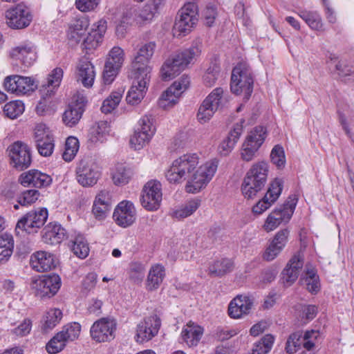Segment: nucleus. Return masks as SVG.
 I'll list each match as a JSON object with an SVG mask.
<instances>
[{"label":"nucleus","mask_w":354,"mask_h":354,"mask_svg":"<svg viewBox=\"0 0 354 354\" xmlns=\"http://www.w3.org/2000/svg\"><path fill=\"white\" fill-rule=\"evenodd\" d=\"M133 79L132 85L127 93L126 100L128 104L137 105L144 98L148 88L151 76H141L138 78V74H131Z\"/></svg>","instance_id":"412c9836"},{"label":"nucleus","mask_w":354,"mask_h":354,"mask_svg":"<svg viewBox=\"0 0 354 354\" xmlns=\"http://www.w3.org/2000/svg\"><path fill=\"white\" fill-rule=\"evenodd\" d=\"M66 230L57 223H48L43 230V241L50 245L60 243L66 237Z\"/></svg>","instance_id":"473e14b6"},{"label":"nucleus","mask_w":354,"mask_h":354,"mask_svg":"<svg viewBox=\"0 0 354 354\" xmlns=\"http://www.w3.org/2000/svg\"><path fill=\"white\" fill-rule=\"evenodd\" d=\"M86 104L85 97L80 95L75 96L62 115L64 124L68 127L76 126L84 112Z\"/></svg>","instance_id":"aec40b11"},{"label":"nucleus","mask_w":354,"mask_h":354,"mask_svg":"<svg viewBox=\"0 0 354 354\" xmlns=\"http://www.w3.org/2000/svg\"><path fill=\"white\" fill-rule=\"evenodd\" d=\"M95 77L94 66L87 57L79 59L75 70V78L84 87L89 88L93 84Z\"/></svg>","instance_id":"a878e982"},{"label":"nucleus","mask_w":354,"mask_h":354,"mask_svg":"<svg viewBox=\"0 0 354 354\" xmlns=\"http://www.w3.org/2000/svg\"><path fill=\"white\" fill-rule=\"evenodd\" d=\"M14 248V239L11 234L0 236V263L7 261L11 257Z\"/></svg>","instance_id":"a18cd8bd"},{"label":"nucleus","mask_w":354,"mask_h":354,"mask_svg":"<svg viewBox=\"0 0 354 354\" xmlns=\"http://www.w3.org/2000/svg\"><path fill=\"white\" fill-rule=\"evenodd\" d=\"M24 187L32 186L37 188L46 187L52 183L50 176L36 169H31L21 174L19 179Z\"/></svg>","instance_id":"bb28decb"},{"label":"nucleus","mask_w":354,"mask_h":354,"mask_svg":"<svg viewBox=\"0 0 354 354\" xmlns=\"http://www.w3.org/2000/svg\"><path fill=\"white\" fill-rule=\"evenodd\" d=\"M112 207V195L106 190H100L95 196L93 206L92 213L98 221L104 220L108 216Z\"/></svg>","instance_id":"b1692460"},{"label":"nucleus","mask_w":354,"mask_h":354,"mask_svg":"<svg viewBox=\"0 0 354 354\" xmlns=\"http://www.w3.org/2000/svg\"><path fill=\"white\" fill-rule=\"evenodd\" d=\"M61 286V279L57 274L44 276L32 281V288L39 297L54 296Z\"/></svg>","instance_id":"6ab92c4d"},{"label":"nucleus","mask_w":354,"mask_h":354,"mask_svg":"<svg viewBox=\"0 0 354 354\" xmlns=\"http://www.w3.org/2000/svg\"><path fill=\"white\" fill-rule=\"evenodd\" d=\"M76 180L84 187L95 185L102 176V171L97 161L91 157L84 158L78 163L76 170Z\"/></svg>","instance_id":"423d86ee"},{"label":"nucleus","mask_w":354,"mask_h":354,"mask_svg":"<svg viewBox=\"0 0 354 354\" xmlns=\"http://www.w3.org/2000/svg\"><path fill=\"white\" fill-rule=\"evenodd\" d=\"M127 274L130 281L133 283L140 284L145 277V267L142 263L131 262L129 266Z\"/></svg>","instance_id":"de8ad7c7"},{"label":"nucleus","mask_w":354,"mask_h":354,"mask_svg":"<svg viewBox=\"0 0 354 354\" xmlns=\"http://www.w3.org/2000/svg\"><path fill=\"white\" fill-rule=\"evenodd\" d=\"M113 218L120 227L131 225L136 218V211L133 203L129 201H121L115 208Z\"/></svg>","instance_id":"4be33fe9"},{"label":"nucleus","mask_w":354,"mask_h":354,"mask_svg":"<svg viewBox=\"0 0 354 354\" xmlns=\"http://www.w3.org/2000/svg\"><path fill=\"white\" fill-rule=\"evenodd\" d=\"M101 0H75L76 8L82 12H89L95 10Z\"/></svg>","instance_id":"338daca9"},{"label":"nucleus","mask_w":354,"mask_h":354,"mask_svg":"<svg viewBox=\"0 0 354 354\" xmlns=\"http://www.w3.org/2000/svg\"><path fill=\"white\" fill-rule=\"evenodd\" d=\"M67 343L63 339L62 335L56 333L46 344V351L50 354H57L62 351Z\"/></svg>","instance_id":"6e6d98bb"},{"label":"nucleus","mask_w":354,"mask_h":354,"mask_svg":"<svg viewBox=\"0 0 354 354\" xmlns=\"http://www.w3.org/2000/svg\"><path fill=\"white\" fill-rule=\"evenodd\" d=\"M216 111L214 108H212L207 103H205V101H203L198 110L197 120L201 124L206 123L213 117Z\"/></svg>","instance_id":"680f3d73"},{"label":"nucleus","mask_w":354,"mask_h":354,"mask_svg":"<svg viewBox=\"0 0 354 354\" xmlns=\"http://www.w3.org/2000/svg\"><path fill=\"white\" fill-rule=\"evenodd\" d=\"M37 147L38 152L42 156H50L54 149V140L53 138H47V140H44L39 143H37Z\"/></svg>","instance_id":"774afa93"},{"label":"nucleus","mask_w":354,"mask_h":354,"mask_svg":"<svg viewBox=\"0 0 354 354\" xmlns=\"http://www.w3.org/2000/svg\"><path fill=\"white\" fill-rule=\"evenodd\" d=\"M304 344L302 333L299 331L291 334L287 339L286 351L288 353L293 354Z\"/></svg>","instance_id":"bf43d9fd"},{"label":"nucleus","mask_w":354,"mask_h":354,"mask_svg":"<svg viewBox=\"0 0 354 354\" xmlns=\"http://www.w3.org/2000/svg\"><path fill=\"white\" fill-rule=\"evenodd\" d=\"M283 188V180L279 178L274 179L270 185L268 192H266V199H268L274 203L279 198Z\"/></svg>","instance_id":"052dcab7"},{"label":"nucleus","mask_w":354,"mask_h":354,"mask_svg":"<svg viewBox=\"0 0 354 354\" xmlns=\"http://www.w3.org/2000/svg\"><path fill=\"white\" fill-rule=\"evenodd\" d=\"M5 17L7 25L12 29L25 28L32 20L30 8L24 3H18L8 9L5 12Z\"/></svg>","instance_id":"f8f14e48"},{"label":"nucleus","mask_w":354,"mask_h":354,"mask_svg":"<svg viewBox=\"0 0 354 354\" xmlns=\"http://www.w3.org/2000/svg\"><path fill=\"white\" fill-rule=\"evenodd\" d=\"M80 147L79 140L73 136L68 137L65 142V149L62 154L63 159L71 162L75 157Z\"/></svg>","instance_id":"3c124183"},{"label":"nucleus","mask_w":354,"mask_h":354,"mask_svg":"<svg viewBox=\"0 0 354 354\" xmlns=\"http://www.w3.org/2000/svg\"><path fill=\"white\" fill-rule=\"evenodd\" d=\"M270 158L272 162L278 168L283 167L286 163L285 153L283 148L279 145H276L271 151Z\"/></svg>","instance_id":"69168bd1"},{"label":"nucleus","mask_w":354,"mask_h":354,"mask_svg":"<svg viewBox=\"0 0 354 354\" xmlns=\"http://www.w3.org/2000/svg\"><path fill=\"white\" fill-rule=\"evenodd\" d=\"M109 132V126L105 121H100L90 130L89 139L92 142H102Z\"/></svg>","instance_id":"49530a36"},{"label":"nucleus","mask_w":354,"mask_h":354,"mask_svg":"<svg viewBox=\"0 0 354 354\" xmlns=\"http://www.w3.org/2000/svg\"><path fill=\"white\" fill-rule=\"evenodd\" d=\"M133 169L124 163H117L111 169V177L116 186L128 184L133 176Z\"/></svg>","instance_id":"f704fd0d"},{"label":"nucleus","mask_w":354,"mask_h":354,"mask_svg":"<svg viewBox=\"0 0 354 354\" xmlns=\"http://www.w3.org/2000/svg\"><path fill=\"white\" fill-rule=\"evenodd\" d=\"M90 24L88 17L84 16L75 19L74 24L70 27V37L76 42L81 40L82 35Z\"/></svg>","instance_id":"79ce46f5"},{"label":"nucleus","mask_w":354,"mask_h":354,"mask_svg":"<svg viewBox=\"0 0 354 354\" xmlns=\"http://www.w3.org/2000/svg\"><path fill=\"white\" fill-rule=\"evenodd\" d=\"M125 60L124 50L120 46H113L109 52L103 71L105 84H111L118 74Z\"/></svg>","instance_id":"1a4fd4ad"},{"label":"nucleus","mask_w":354,"mask_h":354,"mask_svg":"<svg viewBox=\"0 0 354 354\" xmlns=\"http://www.w3.org/2000/svg\"><path fill=\"white\" fill-rule=\"evenodd\" d=\"M220 76V66L216 64H212L206 70L203 77V83L206 86H213Z\"/></svg>","instance_id":"4d7b16f0"},{"label":"nucleus","mask_w":354,"mask_h":354,"mask_svg":"<svg viewBox=\"0 0 354 354\" xmlns=\"http://www.w3.org/2000/svg\"><path fill=\"white\" fill-rule=\"evenodd\" d=\"M266 133V129L262 126L256 127L248 133L241 148L240 155L243 160L250 162L254 158L264 142Z\"/></svg>","instance_id":"6e6552de"},{"label":"nucleus","mask_w":354,"mask_h":354,"mask_svg":"<svg viewBox=\"0 0 354 354\" xmlns=\"http://www.w3.org/2000/svg\"><path fill=\"white\" fill-rule=\"evenodd\" d=\"M216 111L222 109L226 104L227 100L224 95V91L221 87H217L203 100Z\"/></svg>","instance_id":"c03bdc74"},{"label":"nucleus","mask_w":354,"mask_h":354,"mask_svg":"<svg viewBox=\"0 0 354 354\" xmlns=\"http://www.w3.org/2000/svg\"><path fill=\"white\" fill-rule=\"evenodd\" d=\"M12 166L19 170L29 167L32 162L30 148L21 141H16L8 148Z\"/></svg>","instance_id":"2eb2a0df"},{"label":"nucleus","mask_w":354,"mask_h":354,"mask_svg":"<svg viewBox=\"0 0 354 354\" xmlns=\"http://www.w3.org/2000/svg\"><path fill=\"white\" fill-rule=\"evenodd\" d=\"M303 263V257L299 253L290 259L282 272V279L286 286H289L297 280Z\"/></svg>","instance_id":"2f4dec72"},{"label":"nucleus","mask_w":354,"mask_h":354,"mask_svg":"<svg viewBox=\"0 0 354 354\" xmlns=\"http://www.w3.org/2000/svg\"><path fill=\"white\" fill-rule=\"evenodd\" d=\"M297 200L295 198L291 202H288L283 208L276 209L271 212L266 218L263 225V230L270 232L278 227L282 222H288L295 208Z\"/></svg>","instance_id":"f3484780"},{"label":"nucleus","mask_w":354,"mask_h":354,"mask_svg":"<svg viewBox=\"0 0 354 354\" xmlns=\"http://www.w3.org/2000/svg\"><path fill=\"white\" fill-rule=\"evenodd\" d=\"M252 305V300L249 297L238 295L228 306V315L232 319H240L250 313Z\"/></svg>","instance_id":"c85d7f7f"},{"label":"nucleus","mask_w":354,"mask_h":354,"mask_svg":"<svg viewBox=\"0 0 354 354\" xmlns=\"http://www.w3.org/2000/svg\"><path fill=\"white\" fill-rule=\"evenodd\" d=\"M240 330H241L238 326L218 327L216 329V337L220 341L227 340L236 335Z\"/></svg>","instance_id":"0e129e2a"},{"label":"nucleus","mask_w":354,"mask_h":354,"mask_svg":"<svg viewBox=\"0 0 354 354\" xmlns=\"http://www.w3.org/2000/svg\"><path fill=\"white\" fill-rule=\"evenodd\" d=\"M201 201L195 198L187 201L180 208L173 210L170 215L173 218L181 220L193 214L200 207Z\"/></svg>","instance_id":"58836bf2"},{"label":"nucleus","mask_w":354,"mask_h":354,"mask_svg":"<svg viewBox=\"0 0 354 354\" xmlns=\"http://www.w3.org/2000/svg\"><path fill=\"white\" fill-rule=\"evenodd\" d=\"M307 290L312 294H317L320 290V283L317 271L314 268L308 269L304 279Z\"/></svg>","instance_id":"603ef678"},{"label":"nucleus","mask_w":354,"mask_h":354,"mask_svg":"<svg viewBox=\"0 0 354 354\" xmlns=\"http://www.w3.org/2000/svg\"><path fill=\"white\" fill-rule=\"evenodd\" d=\"M30 264L37 272H46L56 267L57 260L51 253L38 251L32 254Z\"/></svg>","instance_id":"c756f323"},{"label":"nucleus","mask_w":354,"mask_h":354,"mask_svg":"<svg viewBox=\"0 0 354 354\" xmlns=\"http://www.w3.org/2000/svg\"><path fill=\"white\" fill-rule=\"evenodd\" d=\"M289 234L290 232L287 229L277 232L263 252V259L271 261L277 258L285 248L288 241Z\"/></svg>","instance_id":"5701e85b"},{"label":"nucleus","mask_w":354,"mask_h":354,"mask_svg":"<svg viewBox=\"0 0 354 354\" xmlns=\"http://www.w3.org/2000/svg\"><path fill=\"white\" fill-rule=\"evenodd\" d=\"M269 171L268 164L265 161L257 162L252 165L244 178L241 186L243 196L252 198L264 187Z\"/></svg>","instance_id":"7ed1b4c3"},{"label":"nucleus","mask_w":354,"mask_h":354,"mask_svg":"<svg viewBox=\"0 0 354 354\" xmlns=\"http://www.w3.org/2000/svg\"><path fill=\"white\" fill-rule=\"evenodd\" d=\"M198 20V6L195 3H185L178 11L173 32L177 37L189 34L196 25Z\"/></svg>","instance_id":"39448f33"},{"label":"nucleus","mask_w":354,"mask_h":354,"mask_svg":"<svg viewBox=\"0 0 354 354\" xmlns=\"http://www.w3.org/2000/svg\"><path fill=\"white\" fill-rule=\"evenodd\" d=\"M189 77L182 75L176 80L161 95L158 100L160 107L167 109L176 104L179 97L189 86Z\"/></svg>","instance_id":"9b49d317"},{"label":"nucleus","mask_w":354,"mask_h":354,"mask_svg":"<svg viewBox=\"0 0 354 354\" xmlns=\"http://www.w3.org/2000/svg\"><path fill=\"white\" fill-rule=\"evenodd\" d=\"M151 139V137L147 133L140 132L138 129H136L134 133L130 138V145L134 149L139 150L148 144Z\"/></svg>","instance_id":"13d9d810"},{"label":"nucleus","mask_w":354,"mask_h":354,"mask_svg":"<svg viewBox=\"0 0 354 354\" xmlns=\"http://www.w3.org/2000/svg\"><path fill=\"white\" fill-rule=\"evenodd\" d=\"M62 312L59 308H50L43 317L42 329L48 331L54 328L62 318Z\"/></svg>","instance_id":"37998d69"},{"label":"nucleus","mask_w":354,"mask_h":354,"mask_svg":"<svg viewBox=\"0 0 354 354\" xmlns=\"http://www.w3.org/2000/svg\"><path fill=\"white\" fill-rule=\"evenodd\" d=\"M81 331V325L77 322L64 326L58 334L62 335L63 339L66 342H73L78 338Z\"/></svg>","instance_id":"8fccbe9b"},{"label":"nucleus","mask_w":354,"mask_h":354,"mask_svg":"<svg viewBox=\"0 0 354 354\" xmlns=\"http://www.w3.org/2000/svg\"><path fill=\"white\" fill-rule=\"evenodd\" d=\"M204 328L196 322L189 321L182 329L180 337L189 347L196 346L201 341Z\"/></svg>","instance_id":"7c9ffc66"},{"label":"nucleus","mask_w":354,"mask_h":354,"mask_svg":"<svg viewBox=\"0 0 354 354\" xmlns=\"http://www.w3.org/2000/svg\"><path fill=\"white\" fill-rule=\"evenodd\" d=\"M138 7L136 6H130L126 8L122 15L120 24L116 27V34L123 37L128 26L138 23Z\"/></svg>","instance_id":"e433bc0d"},{"label":"nucleus","mask_w":354,"mask_h":354,"mask_svg":"<svg viewBox=\"0 0 354 354\" xmlns=\"http://www.w3.org/2000/svg\"><path fill=\"white\" fill-rule=\"evenodd\" d=\"M201 46L198 43L193 44L189 48L169 57L160 69L161 77L164 80L174 78L189 64L201 55Z\"/></svg>","instance_id":"f03ea898"},{"label":"nucleus","mask_w":354,"mask_h":354,"mask_svg":"<svg viewBox=\"0 0 354 354\" xmlns=\"http://www.w3.org/2000/svg\"><path fill=\"white\" fill-rule=\"evenodd\" d=\"M106 29L107 22L104 19H100L94 23L91 31L84 41V48L88 50L97 48L102 43Z\"/></svg>","instance_id":"cd10ccee"},{"label":"nucleus","mask_w":354,"mask_h":354,"mask_svg":"<svg viewBox=\"0 0 354 354\" xmlns=\"http://www.w3.org/2000/svg\"><path fill=\"white\" fill-rule=\"evenodd\" d=\"M299 16L308 25V26L317 31H324V24L321 16L315 11L301 10Z\"/></svg>","instance_id":"a19ab883"},{"label":"nucleus","mask_w":354,"mask_h":354,"mask_svg":"<svg viewBox=\"0 0 354 354\" xmlns=\"http://www.w3.org/2000/svg\"><path fill=\"white\" fill-rule=\"evenodd\" d=\"M3 86L6 91L17 95L30 94L37 87L34 79L30 77L13 75L4 79Z\"/></svg>","instance_id":"dca6fc26"},{"label":"nucleus","mask_w":354,"mask_h":354,"mask_svg":"<svg viewBox=\"0 0 354 354\" xmlns=\"http://www.w3.org/2000/svg\"><path fill=\"white\" fill-rule=\"evenodd\" d=\"M63 73V70L61 68H54L48 75L46 82L40 87V94L44 97H50L54 95L56 89L60 85Z\"/></svg>","instance_id":"72a5a7b5"},{"label":"nucleus","mask_w":354,"mask_h":354,"mask_svg":"<svg viewBox=\"0 0 354 354\" xmlns=\"http://www.w3.org/2000/svg\"><path fill=\"white\" fill-rule=\"evenodd\" d=\"M117 323L114 319L102 317L95 321L90 328V335L96 342H109L115 337Z\"/></svg>","instance_id":"9d476101"},{"label":"nucleus","mask_w":354,"mask_h":354,"mask_svg":"<svg viewBox=\"0 0 354 354\" xmlns=\"http://www.w3.org/2000/svg\"><path fill=\"white\" fill-rule=\"evenodd\" d=\"M10 57L12 61L19 62L24 66L29 67L37 59L36 49L32 43H24L12 48Z\"/></svg>","instance_id":"393cba45"},{"label":"nucleus","mask_w":354,"mask_h":354,"mask_svg":"<svg viewBox=\"0 0 354 354\" xmlns=\"http://www.w3.org/2000/svg\"><path fill=\"white\" fill-rule=\"evenodd\" d=\"M40 193L35 189H29L22 192L19 196L17 201L23 206L30 205L36 202L39 198Z\"/></svg>","instance_id":"e2e57ef3"},{"label":"nucleus","mask_w":354,"mask_h":354,"mask_svg":"<svg viewBox=\"0 0 354 354\" xmlns=\"http://www.w3.org/2000/svg\"><path fill=\"white\" fill-rule=\"evenodd\" d=\"M161 326V319L156 314L145 317L136 326L135 340L144 343L157 335Z\"/></svg>","instance_id":"4468645a"},{"label":"nucleus","mask_w":354,"mask_h":354,"mask_svg":"<svg viewBox=\"0 0 354 354\" xmlns=\"http://www.w3.org/2000/svg\"><path fill=\"white\" fill-rule=\"evenodd\" d=\"M24 111V104L20 100L10 102L5 104L3 112L5 115L10 118L15 119L19 117Z\"/></svg>","instance_id":"5fc2aeb1"},{"label":"nucleus","mask_w":354,"mask_h":354,"mask_svg":"<svg viewBox=\"0 0 354 354\" xmlns=\"http://www.w3.org/2000/svg\"><path fill=\"white\" fill-rule=\"evenodd\" d=\"M47 218L48 211L45 208L30 211L18 221L15 230L18 233L19 230L28 233L36 232L44 225Z\"/></svg>","instance_id":"a211bd4d"},{"label":"nucleus","mask_w":354,"mask_h":354,"mask_svg":"<svg viewBox=\"0 0 354 354\" xmlns=\"http://www.w3.org/2000/svg\"><path fill=\"white\" fill-rule=\"evenodd\" d=\"M234 267V263L231 259H223L217 260L209 264L208 274L212 277H221L231 272Z\"/></svg>","instance_id":"4c0bfd02"},{"label":"nucleus","mask_w":354,"mask_h":354,"mask_svg":"<svg viewBox=\"0 0 354 354\" xmlns=\"http://www.w3.org/2000/svg\"><path fill=\"white\" fill-rule=\"evenodd\" d=\"M162 198V185L156 180L148 181L144 186L141 195L142 206L148 211L157 210Z\"/></svg>","instance_id":"ddd939ff"},{"label":"nucleus","mask_w":354,"mask_h":354,"mask_svg":"<svg viewBox=\"0 0 354 354\" xmlns=\"http://www.w3.org/2000/svg\"><path fill=\"white\" fill-rule=\"evenodd\" d=\"M156 44L149 41L140 45L134 53L131 61V74H138V77L142 76H151L152 71L149 62L153 55Z\"/></svg>","instance_id":"0eeeda50"},{"label":"nucleus","mask_w":354,"mask_h":354,"mask_svg":"<svg viewBox=\"0 0 354 354\" xmlns=\"http://www.w3.org/2000/svg\"><path fill=\"white\" fill-rule=\"evenodd\" d=\"M274 343V337L268 334L260 341L256 342L252 350V354H267L271 349Z\"/></svg>","instance_id":"864d4df0"},{"label":"nucleus","mask_w":354,"mask_h":354,"mask_svg":"<svg viewBox=\"0 0 354 354\" xmlns=\"http://www.w3.org/2000/svg\"><path fill=\"white\" fill-rule=\"evenodd\" d=\"M230 89L236 95L243 93L248 100L253 91V77L249 66L239 63L232 70Z\"/></svg>","instance_id":"20e7f679"},{"label":"nucleus","mask_w":354,"mask_h":354,"mask_svg":"<svg viewBox=\"0 0 354 354\" xmlns=\"http://www.w3.org/2000/svg\"><path fill=\"white\" fill-rule=\"evenodd\" d=\"M124 92V88L122 87L118 88L117 90L111 93L108 97H106L102 103L101 111L104 113H110L113 111L120 104Z\"/></svg>","instance_id":"ea45409f"},{"label":"nucleus","mask_w":354,"mask_h":354,"mask_svg":"<svg viewBox=\"0 0 354 354\" xmlns=\"http://www.w3.org/2000/svg\"><path fill=\"white\" fill-rule=\"evenodd\" d=\"M165 277V268L160 263L152 265L146 281V289L153 291L159 288Z\"/></svg>","instance_id":"c9c22d12"},{"label":"nucleus","mask_w":354,"mask_h":354,"mask_svg":"<svg viewBox=\"0 0 354 354\" xmlns=\"http://www.w3.org/2000/svg\"><path fill=\"white\" fill-rule=\"evenodd\" d=\"M71 250L73 254L80 258H86L89 253V248L85 238L81 235L77 236L74 241H72Z\"/></svg>","instance_id":"09e8293b"},{"label":"nucleus","mask_w":354,"mask_h":354,"mask_svg":"<svg viewBox=\"0 0 354 354\" xmlns=\"http://www.w3.org/2000/svg\"><path fill=\"white\" fill-rule=\"evenodd\" d=\"M196 153H186L175 159L166 172L167 180L174 184L186 182L185 192L197 194L206 188L213 179L218 167L216 158L207 160L200 166Z\"/></svg>","instance_id":"f257e3e1"}]
</instances>
